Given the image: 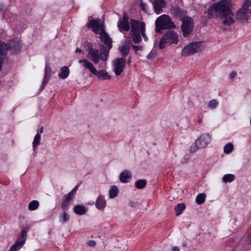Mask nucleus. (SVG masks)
<instances>
[{
    "mask_svg": "<svg viewBox=\"0 0 251 251\" xmlns=\"http://www.w3.org/2000/svg\"><path fill=\"white\" fill-rule=\"evenodd\" d=\"M85 47L88 52L87 58L94 64H98L100 60L103 61H106L107 60L109 50L106 49H102V50L94 49L90 43L86 44Z\"/></svg>",
    "mask_w": 251,
    "mask_h": 251,
    "instance_id": "obj_1",
    "label": "nucleus"
},
{
    "mask_svg": "<svg viewBox=\"0 0 251 251\" xmlns=\"http://www.w3.org/2000/svg\"><path fill=\"white\" fill-rule=\"evenodd\" d=\"M231 6L230 0H221L210 6L207 12L208 14L214 13L216 16L220 17L230 13L231 11Z\"/></svg>",
    "mask_w": 251,
    "mask_h": 251,
    "instance_id": "obj_2",
    "label": "nucleus"
},
{
    "mask_svg": "<svg viewBox=\"0 0 251 251\" xmlns=\"http://www.w3.org/2000/svg\"><path fill=\"white\" fill-rule=\"evenodd\" d=\"M21 48L20 40L18 38H14L10 41L8 44H6L0 41V71L1 70V65L3 59L8 50H11L14 53L19 51Z\"/></svg>",
    "mask_w": 251,
    "mask_h": 251,
    "instance_id": "obj_3",
    "label": "nucleus"
},
{
    "mask_svg": "<svg viewBox=\"0 0 251 251\" xmlns=\"http://www.w3.org/2000/svg\"><path fill=\"white\" fill-rule=\"evenodd\" d=\"M131 30L130 36L132 40L135 43H138L141 41V34L142 31H145V24L143 22L132 20L130 22Z\"/></svg>",
    "mask_w": 251,
    "mask_h": 251,
    "instance_id": "obj_4",
    "label": "nucleus"
},
{
    "mask_svg": "<svg viewBox=\"0 0 251 251\" xmlns=\"http://www.w3.org/2000/svg\"><path fill=\"white\" fill-rule=\"evenodd\" d=\"M78 63L81 64L84 69L88 70L92 74L96 75L99 79H107L110 78V76L107 72L104 70L98 71L92 63L86 59L79 60Z\"/></svg>",
    "mask_w": 251,
    "mask_h": 251,
    "instance_id": "obj_5",
    "label": "nucleus"
},
{
    "mask_svg": "<svg viewBox=\"0 0 251 251\" xmlns=\"http://www.w3.org/2000/svg\"><path fill=\"white\" fill-rule=\"evenodd\" d=\"M155 31L160 32L162 30L174 28L176 25L172 22L170 17L166 14H163L158 17L155 22Z\"/></svg>",
    "mask_w": 251,
    "mask_h": 251,
    "instance_id": "obj_6",
    "label": "nucleus"
},
{
    "mask_svg": "<svg viewBox=\"0 0 251 251\" xmlns=\"http://www.w3.org/2000/svg\"><path fill=\"white\" fill-rule=\"evenodd\" d=\"M178 42V35L174 31L169 30L164 34L160 39L159 43V48L162 49L166 46L172 44H177Z\"/></svg>",
    "mask_w": 251,
    "mask_h": 251,
    "instance_id": "obj_7",
    "label": "nucleus"
},
{
    "mask_svg": "<svg viewBox=\"0 0 251 251\" xmlns=\"http://www.w3.org/2000/svg\"><path fill=\"white\" fill-rule=\"evenodd\" d=\"M204 49L201 42H194L185 46L182 50L181 55L183 56L191 55Z\"/></svg>",
    "mask_w": 251,
    "mask_h": 251,
    "instance_id": "obj_8",
    "label": "nucleus"
},
{
    "mask_svg": "<svg viewBox=\"0 0 251 251\" xmlns=\"http://www.w3.org/2000/svg\"><path fill=\"white\" fill-rule=\"evenodd\" d=\"M29 227L26 226L22 228L21 233L18 235L15 243L10 248V251H18L25 244L27 238V233Z\"/></svg>",
    "mask_w": 251,
    "mask_h": 251,
    "instance_id": "obj_9",
    "label": "nucleus"
},
{
    "mask_svg": "<svg viewBox=\"0 0 251 251\" xmlns=\"http://www.w3.org/2000/svg\"><path fill=\"white\" fill-rule=\"evenodd\" d=\"M181 21V30L183 36L186 37L192 33L194 28V23L192 19L188 16L185 18H183Z\"/></svg>",
    "mask_w": 251,
    "mask_h": 251,
    "instance_id": "obj_10",
    "label": "nucleus"
},
{
    "mask_svg": "<svg viewBox=\"0 0 251 251\" xmlns=\"http://www.w3.org/2000/svg\"><path fill=\"white\" fill-rule=\"evenodd\" d=\"M251 18V12L249 8L242 7L236 13V20L239 23L247 22Z\"/></svg>",
    "mask_w": 251,
    "mask_h": 251,
    "instance_id": "obj_11",
    "label": "nucleus"
},
{
    "mask_svg": "<svg viewBox=\"0 0 251 251\" xmlns=\"http://www.w3.org/2000/svg\"><path fill=\"white\" fill-rule=\"evenodd\" d=\"M126 60L124 57L116 58L113 61V71L116 75H119L123 72Z\"/></svg>",
    "mask_w": 251,
    "mask_h": 251,
    "instance_id": "obj_12",
    "label": "nucleus"
},
{
    "mask_svg": "<svg viewBox=\"0 0 251 251\" xmlns=\"http://www.w3.org/2000/svg\"><path fill=\"white\" fill-rule=\"evenodd\" d=\"M99 34H100V38L101 41L106 46L107 50L109 51L112 47L111 38L104 29L100 31Z\"/></svg>",
    "mask_w": 251,
    "mask_h": 251,
    "instance_id": "obj_13",
    "label": "nucleus"
},
{
    "mask_svg": "<svg viewBox=\"0 0 251 251\" xmlns=\"http://www.w3.org/2000/svg\"><path fill=\"white\" fill-rule=\"evenodd\" d=\"M118 27L120 31H126L130 29V25L128 22V18L125 13L122 19H119L118 24Z\"/></svg>",
    "mask_w": 251,
    "mask_h": 251,
    "instance_id": "obj_14",
    "label": "nucleus"
},
{
    "mask_svg": "<svg viewBox=\"0 0 251 251\" xmlns=\"http://www.w3.org/2000/svg\"><path fill=\"white\" fill-rule=\"evenodd\" d=\"M196 141L197 145L200 148H204L206 147L211 141V137L209 134L203 133L200 135L199 138Z\"/></svg>",
    "mask_w": 251,
    "mask_h": 251,
    "instance_id": "obj_15",
    "label": "nucleus"
},
{
    "mask_svg": "<svg viewBox=\"0 0 251 251\" xmlns=\"http://www.w3.org/2000/svg\"><path fill=\"white\" fill-rule=\"evenodd\" d=\"M87 27L92 28L93 31L97 34L104 29L103 25H100V20L99 19L90 20L87 24Z\"/></svg>",
    "mask_w": 251,
    "mask_h": 251,
    "instance_id": "obj_16",
    "label": "nucleus"
},
{
    "mask_svg": "<svg viewBox=\"0 0 251 251\" xmlns=\"http://www.w3.org/2000/svg\"><path fill=\"white\" fill-rule=\"evenodd\" d=\"M153 5L155 12L159 14L162 12V8L165 7V2L164 0H154Z\"/></svg>",
    "mask_w": 251,
    "mask_h": 251,
    "instance_id": "obj_17",
    "label": "nucleus"
},
{
    "mask_svg": "<svg viewBox=\"0 0 251 251\" xmlns=\"http://www.w3.org/2000/svg\"><path fill=\"white\" fill-rule=\"evenodd\" d=\"M233 14L231 11L228 15H225L224 16H221L220 18L223 19V24L225 25H230L233 24L235 22V20L233 18Z\"/></svg>",
    "mask_w": 251,
    "mask_h": 251,
    "instance_id": "obj_18",
    "label": "nucleus"
},
{
    "mask_svg": "<svg viewBox=\"0 0 251 251\" xmlns=\"http://www.w3.org/2000/svg\"><path fill=\"white\" fill-rule=\"evenodd\" d=\"M73 198V197L68 194L64 196L61 204V208L63 211H67L68 209V206Z\"/></svg>",
    "mask_w": 251,
    "mask_h": 251,
    "instance_id": "obj_19",
    "label": "nucleus"
},
{
    "mask_svg": "<svg viewBox=\"0 0 251 251\" xmlns=\"http://www.w3.org/2000/svg\"><path fill=\"white\" fill-rule=\"evenodd\" d=\"M131 178V174L128 170L123 171L120 175V181L123 183H127L129 182Z\"/></svg>",
    "mask_w": 251,
    "mask_h": 251,
    "instance_id": "obj_20",
    "label": "nucleus"
},
{
    "mask_svg": "<svg viewBox=\"0 0 251 251\" xmlns=\"http://www.w3.org/2000/svg\"><path fill=\"white\" fill-rule=\"evenodd\" d=\"M171 12L174 16L179 18L181 20H182L183 18H185V17H187L186 16V12L181 10L177 7L173 8L171 10Z\"/></svg>",
    "mask_w": 251,
    "mask_h": 251,
    "instance_id": "obj_21",
    "label": "nucleus"
},
{
    "mask_svg": "<svg viewBox=\"0 0 251 251\" xmlns=\"http://www.w3.org/2000/svg\"><path fill=\"white\" fill-rule=\"evenodd\" d=\"M118 50L123 57H126L129 54V47L126 43H125L119 47Z\"/></svg>",
    "mask_w": 251,
    "mask_h": 251,
    "instance_id": "obj_22",
    "label": "nucleus"
},
{
    "mask_svg": "<svg viewBox=\"0 0 251 251\" xmlns=\"http://www.w3.org/2000/svg\"><path fill=\"white\" fill-rule=\"evenodd\" d=\"M51 70L50 68L46 66L45 68V74L44 79L42 83V89H43L46 84L48 83L50 77L51 75Z\"/></svg>",
    "mask_w": 251,
    "mask_h": 251,
    "instance_id": "obj_23",
    "label": "nucleus"
},
{
    "mask_svg": "<svg viewBox=\"0 0 251 251\" xmlns=\"http://www.w3.org/2000/svg\"><path fill=\"white\" fill-rule=\"evenodd\" d=\"M106 205V201L102 196H100L96 202V207L99 209H103Z\"/></svg>",
    "mask_w": 251,
    "mask_h": 251,
    "instance_id": "obj_24",
    "label": "nucleus"
},
{
    "mask_svg": "<svg viewBox=\"0 0 251 251\" xmlns=\"http://www.w3.org/2000/svg\"><path fill=\"white\" fill-rule=\"evenodd\" d=\"M70 74V71L68 67L64 66L60 69L58 76L61 79L66 78Z\"/></svg>",
    "mask_w": 251,
    "mask_h": 251,
    "instance_id": "obj_25",
    "label": "nucleus"
},
{
    "mask_svg": "<svg viewBox=\"0 0 251 251\" xmlns=\"http://www.w3.org/2000/svg\"><path fill=\"white\" fill-rule=\"evenodd\" d=\"M74 211L77 215H83L86 213V209L83 205H76L74 207Z\"/></svg>",
    "mask_w": 251,
    "mask_h": 251,
    "instance_id": "obj_26",
    "label": "nucleus"
},
{
    "mask_svg": "<svg viewBox=\"0 0 251 251\" xmlns=\"http://www.w3.org/2000/svg\"><path fill=\"white\" fill-rule=\"evenodd\" d=\"M59 221L64 224L69 221L70 219V216L68 213L66 212V211H63V212L61 213L59 217Z\"/></svg>",
    "mask_w": 251,
    "mask_h": 251,
    "instance_id": "obj_27",
    "label": "nucleus"
},
{
    "mask_svg": "<svg viewBox=\"0 0 251 251\" xmlns=\"http://www.w3.org/2000/svg\"><path fill=\"white\" fill-rule=\"evenodd\" d=\"M40 140L41 135L40 134V133H37L34 138L33 142L32 143L34 151H35L37 149L38 146L40 144Z\"/></svg>",
    "mask_w": 251,
    "mask_h": 251,
    "instance_id": "obj_28",
    "label": "nucleus"
},
{
    "mask_svg": "<svg viewBox=\"0 0 251 251\" xmlns=\"http://www.w3.org/2000/svg\"><path fill=\"white\" fill-rule=\"evenodd\" d=\"M185 205L184 203H179L175 207V210L176 212V215H179L185 209Z\"/></svg>",
    "mask_w": 251,
    "mask_h": 251,
    "instance_id": "obj_29",
    "label": "nucleus"
},
{
    "mask_svg": "<svg viewBox=\"0 0 251 251\" xmlns=\"http://www.w3.org/2000/svg\"><path fill=\"white\" fill-rule=\"evenodd\" d=\"M39 203L36 200L31 201L28 205V208L29 210H35L39 207Z\"/></svg>",
    "mask_w": 251,
    "mask_h": 251,
    "instance_id": "obj_30",
    "label": "nucleus"
},
{
    "mask_svg": "<svg viewBox=\"0 0 251 251\" xmlns=\"http://www.w3.org/2000/svg\"><path fill=\"white\" fill-rule=\"evenodd\" d=\"M147 184V181L145 179H139L135 183V187L139 189L144 188Z\"/></svg>",
    "mask_w": 251,
    "mask_h": 251,
    "instance_id": "obj_31",
    "label": "nucleus"
},
{
    "mask_svg": "<svg viewBox=\"0 0 251 251\" xmlns=\"http://www.w3.org/2000/svg\"><path fill=\"white\" fill-rule=\"evenodd\" d=\"M235 176L232 174H226L223 176L222 180L225 183L231 182L234 180Z\"/></svg>",
    "mask_w": 251,
    "mask_h": 251,
    "instance_id": "obj_32",
    "label": "nucleus"
},
{
    "mask_svg": "<svg viewBox=\"0 0 251 251\" xmlns=\"http://www.w3.org/2000/svg\"><path fill=\"white\" fill-rule=\"evenodd\" d=\"M109 198H114L116 197L118 193V189L116 186H113L109 190Z\"/></svg>",
    "mask_w": 251,
    "mask_h": 251,
    "instance_id": "obj_33",
    "label": "nucleus"
},
{
    "mask_svg": "<svg viewBox=\"0 0 251 251\" xmlns=\"http://www.w3.org/2000/svg\"><path fill=\"white\" fill-rule=\"evenodd\" d=\"M206 195L203 193H201L198 195L196 199V202L199 204L203 203L205 200Z\"/></svg>",
    "mask_w": 251,
    "mask_h": 251,
    "instance_id": "obj_34",
    "label": "nucleus"
},
{
    "mask_svg": "<svg viewBox=\"0 0 251 251\" xmlns=\"http://www.w3.org/2000/svg\"><path fill=\"white\" fill-rule=\"evenodd\" d=\"M132 48L135 51V53L140 55L141 56V52H142L143 50V46H136V45H132Z\"/></svg>",
    "mask_w": 251,
    "mask_h": 251,
    "instance_id": "obj_35",
    "label": "nucleus"
},
{
    "mask_svg": "<svg viewBox=\"0 0 251 251\" xmlns=\"http://www.w3.org/2000/svg\"><path fill=\"white\" fill-rule=\"evenodd\" d=\"M233 149V145L231 143H228L224 147V152L226 153H229Z\"/></svg>",
    "mask_w": 251,
    "mask_h": 251,
    "instance_id": "obj_36",
    "label": "nucleus"
},
{
    "mask_svg": "<svg viewBox=\"0 0 251 251\" xmlns=\"http://www.w3.org/2000/svg\"><path fill=\"white\" fill-rule=\"evenodd\" d=\"M218 102L215 100H210L208 103V107L210 108H215L218 105Z\"/></svg>",
    "mask_w": 251,
    "mask_h": 251,
    "instance_id": "obj_37",
    "label": "nucleus"
},
{
    "mask_svg": "<svg viewBox=\"0 0 251 251\" xmlns=\"http://www.w3.org/2000/svg\"><path fill=\"white\" fill-rule=\"evenodd\" d=\"M201 148H200L198 145L196 144V141H195L194 144L191 146L190 151L191 152H194L196 151L199 149Z\"/></svg>",
    "mask_w": 251,
    "mask_h": 251,
    "instance_id": "obj_38",
    "label": "nucleus"
},
{
    "mask_svg": "<svg viewBox=\"0 0 251 251\" xmlns=\"http://www.w3.org/2000/svg\"><path fill=\"white\" fill-rule=\"evenodd\" d=\"M251 4V0H245L243 4L242 7L249 8V6Z\"/></svg>",
    "mask_w": 251,
    "mask_h": 251,
    "instance_id": "obj_39",
    "label": "nucleus"
},
{
    "mask_svg": "<svg viewBox=\"0 0 251 251\" xmlns=\"http://www.w3.org/2000/svg\"><path fill=\"white\" fill-rule=\"evenodd\" d=\"M78 185H76L74 188V189L70 193H69L68 194L74 198V196L75 195V192L77 190V189H78Z\"/></svg>",
    "mask_w": 251,
    "mask_h": 251,
    "instance_id": "obj_40",
    "label": "nucleus"
},
{
    "mask_svg": "<svg viewBox=\"0 0 251 251\" xmlns=\"http://www.w3.org/2000/svg\"><path fill=\"white\" fill-rule=\"evenodd\" d=\"M140 6L144 12H148L147 6L144 3L141 2L140 3Z\"/></svg>",
    "mask_w": 251,
    "mask_h": 251,
    "instance_id": "obj_41",
    "label": "nucleus"
},
{
    "mask_svg": "<svg viewBox=\"0 0 251 251\" xmlns=\"http://www.w3.org/2000/svg\"><path fill=\"white\" fill-rule=\"evenodd\" d=\"M96 244V243L94 240H90L88 242V245L90 247H94Z\"/></svg>",
    "mask_w": 251,
    "mask_h": 251,
    "instance_id": "obj_42",
    "label": "nucleus"
},
{
    "mask_svg": "<svg viewBox=\"0 0 251 251\" xmlns=\"http://www.w3.org/2000/svg\"><path fill=\"white\" fill-rule=\"evenodd\" d=\"M129 205L132 207H135L136 206V203L134 201H130L129 202Z\"/></svg>",
    "mask_w": 251,
    "mask_h": 251,
    "instance_id": "obj_43",
    "label": "nucleus"
},
{
    "mask_svg": "<svg viewBox=\"0 0 251 251\" xmlns=\"http://www.w3.org/2000/svg\"><path fill=\"white\" fill-rule=\"evenodd\" d=\"M154 57V55L153 53L152 52H150L147 56V58L150 59H152L153 58V57Z\"/></svg>",
    "mask_w": 251,
    "mask_h": 251,
    "instance_id": "obj_44",
    "label": "nucleus"
},
{
    "mask_svg": "<svg viewBox=\"0 0 251 251\" xmlns=\"http://www.w3.org/2000/svg\"><path fill=\"white\" fill-rule=\"evenodd\" d=\"M141 34L143 36V37L144 38V39L145 40V41H147L148 40V37L147 36H146V34H145V31H142V32L141 33Z\"/></svg>",
    "mask_w": 251,
    "mask_h": 251,
    "instance_id": "obj_45",
    "label": "nucleus"
},
{
    "mask_svg": "<svg viewBox=\"0 0 251 251\" xmlns=\"http://www.w3.org/2000/svg\"><path fill=\"white\" fill-rule=\"evenodd\" d=\"M236 73L235 72H232L230 74H229V76L230 78H233L235 76V75H236Z\"/></svg>",
    "mask_w": 251,
    "mask_h": 251,
    "instance_id": "obj_46",
    "label": "nucleus"
},
{
    "mask_svg": "<svg viewBox=\"0 0 251 251\" xmlns=\"http://www.w3.org/2000/svg\"><path fill=\"white\" fill-rule=\"evenodd\" d=\"M172 251H179V249L178 247H174L172 249Z\"/></svg>",
    "mask_w": 251,
    "mask_h": 251,
    "instance_id": "obj_47",
    "label": "nucleus"
},
{
    "mask_svg": "<svg viewBox=\"0 0 251 251\" xmlns=\"http://www.w3.org/2000/svg\"><path fill=\"white\" fill-rule=\"evenodd\" d=\"M43 130H44V128L43 127H41L38 130V132H39L38 133H40V134L42 133L43 132Z\"/></svg>",
    "mask_w": 251,
    "mask_h": 251,
    "instance_id": "obj_48",
    "label": "nucleus"
},
{
    "mask_svg": "<svg viewBox=\"0 0 251 251\" xmlns=\"http://www.w3.org/2000/svg\"><path fill=\"white\" fill-rule=\"evenodd\" d=\"M75 52H78V53H81L82 52V50L79 48H76V50H75Z\"/></svg>",
    "mask_w": 251,
    "mask_h": 251,
    "instance_id": "obj_49",
    "label": "nucleus"
},
{
    "mask_svg": "<svg viewBox=\"0 0 251 251\" xmlns=\"http://www.w3.org/2000/svg\"><path fill=\"white\" fill-rule=\"evenodd\" d=\"M5 8V6L3 4H0V11L4 10Z\"/></svg>",
    "mask_w": 251,
    "mask_h": 251,
    "instance_id": "obj_50",
    "label": "nucleus"
},
{
    "mask_svg": "<svg viewBox=\"0 0 251 251\" xmlns=\"http://www.w3.org/2000/svg\"><path fill=\"white\" fill-rule=\"evenodd\" d=\"M198 122L200 124L201 123H202V119L201 118H200L198 121Z\"/></svg>",
    "mask_w": 251,
    "mask_h": 251,
    "instance_id": "obj_51",
    "label": "nucleus"
},
{
    "mask_svg": "<svg viewBox=\"0 0 251 251\" xmlns=\"http://www.w3.org/2000/svg\"><path fill=\"white\" fill-rule=\"evenodd\" d=\"M131 62L130 57H129L127 60V63L130 64Z\"/></svg>",
    "mask_w": 251,
    "mask_h": 251,
    "instance_id": "obj_52",
    "label": "nucleus"
},
{
    "mask_svg": "<svg viewBox=\"0 0 251 251\" xmlns=\"http://www.w3.org/2000/svg\"><path fill=\"white\" fill-rule=\"evenodd\" d=\"M187 246L186 244V243H183V246L184 247H186Z\"/></svg>",
    "mask_w": 251,
    "mask_h": 251,
    "instance_id": "obj_53",
    "label": "nucleus"
}]
</instances>
